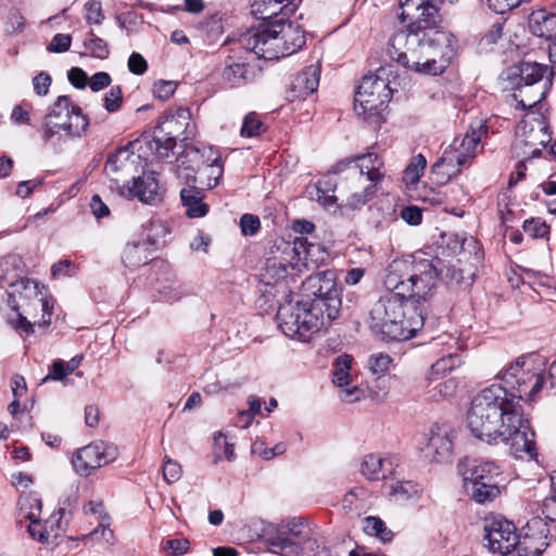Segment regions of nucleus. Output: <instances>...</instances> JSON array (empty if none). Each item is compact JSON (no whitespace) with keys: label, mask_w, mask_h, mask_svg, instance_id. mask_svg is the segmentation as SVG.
<instances>
[{"label":"nucleus","mask_w":556,"mask_h":556,"mask_svg":"<svg viewBox=\"0 0 556 556\" xmlns=\"http://www.w3.org/2000/svg\"><path fill=\"white\" fill-rule=\"evenodd\" d=\"M301 0H253L252 13L258 18L267 20L278 14L293 13Z\"/></svg>","instance_id":"c756f323"},{"label":"nucleus","mask_w":556,"mask_h":556,"mask_svg":"<svg viewBox=\"0 0 556 556\" xmlns=\"http://www.w3.org/2000/svg\"><path fill=\"white\" fill-rule=\"evenodd\" d=\"M191 112L187 108H178L166 113L157 124L150 149L161 160H167L174 154L178 139L187 140L193 135L190 128Z\"/></svg>","instance_id":"f8f14e48"},{"label":"nucleus","mask_w":556,"mask_h":556,"mask_svg":"<svg viewBox=\"0 0 556 556\" xmlns=\"http://www.w3.org/2000/svg\"><path fill=\"white\" fill-rule=\"evenodd\" d=\"M352 365V357L348 354H342L337 357L333 364V383L341 388L340 397L341 400L353 403L363 396L364 392L356 386L346 388L350 383V371Z\"/></svg>","instance_id":"a878e982"},{"label":"nucleus","mask_w":556,"mask_h":556,"mask_svg":"<svg viewBox=\"0 0 556 556\" xmlns=\"http://www.w3.org/2000/svg\"><path fill=\"white\" fill-rule=\"evenodd\" d=\"M427 165L426 157L417 154L407 165L403 174V180L406 185H413L419 180Z\"/></svg>","instance_id":"a19ab883"},{"label":"nucleus","mask_w":556,"mask_h":556,"mask_svg":"<svg viewBox=\"0 0 556 556\" xmlns=\"http://www.w3.org/2000/svg\"><path fill=\"white\" fill-rule=\"evenodd\" d=\"M484 540L488 541L489 548L501 556L510 555L518 543V534L513 522L507 520H493L485 527Z\"/></svg>","instance_id":"4be33fe9"},{"label":"nucleus","mask_w":556,"mask_h":556,"mask_svg":"<svg viewBox=\"0 0 556 556\" xmlns=\"http://www.w3.org/2000/svg\"><path fill=\"white\" fill-rule=\"evenodd\" d=\"M552 489L549 495L544 498L542 504V513L546 519L556 521V473L552 475Z\"/></svg>","instance_id":"de8ad7c7"},{"label":"nucleus","mask_w":556,"mask_h":556,"mask_svg":"<svg viewBox=\"0 0 556 556\" xmlns=\"http://www.w3.org/2000/svg\"><path fill=\"white\" fill-rule=\"evenodd\" d=\"M85 20L88 24H102L104 14L100 1L89 0L85 4Z\"/></svg>","instance_id":"09e8293b"},{"label":"nucleus","mask_w":556,"mask_h":556,"mask_svg":"<svg viewBox=\"0 0 556 556\" xmlns=\"http://www.w3.org/2000/svg\"><path fill=\"white\" fill-rule=\"evenodd\" d=\"M116 457L115 445L97 441L76 450L72 456V465L76 473L88 477L102 466L114 462Z\"/></svg>","instance_id":"4468645a"},{"label":"nucleus","mask_w":556,"mask_h":556,"mask_svg":"<svg viewBox=\"0 0 556 556\" xmlns=\"http://www.w3.org/2000/svg\"><path fill=\"white\" fill-rule=\"evenodd\" d=\"M190 547V542L187 539H172L165 544V549L172 551L174 556L185 555Z\"/></svg>","instance_id":"0e129e2a"},{"label":"nucleus","mask_w":556,"mask_h":556,"mask_svg":"<svg viewBox=\"0 0 556 556\" xmlns=\"http://www.w3.org/2000/svg\"><path fill=\"white\" fill-rule=\"evenodd\" d=\"M154 172L143 173L132 177V181L118 186L122 195L136 198L147 204H155L163 199V189Z\"/></svg>","instance_id":"aec40b11"},{"label":"nucleus","mask_w":556,"mask_h":556,"mask_svg":"<svg viewBox=\"0 0 556 556\" xmlns=\"http://www.w3.org/2000/svg\"><path fill=\"white\" fill-rule=\"evenodd\" d=\"M305 43L301 26L283 20L270 25L248 30L239 38L245 53H254L258 59L278 60L293 54Z\"/></svg>","instance_id":"423d86ee"},{"label":"nucleus","mask_w":556,"mask_h":556,"mask_svg":"<svg viewBox=\"0 0 556 556\" xmlns=\"http://www.w3.org/2000/svg\"><path fill=\"white\" fill-rule=\"evenodd\" d=\"M439 267V277L448 283H470L471 274L466 276L464 269L459 267V261L453 264H445L440 260H434Z\"/></svg>","instance_id":"c9c22d12"},{"label":"nucleus","mask_w":556,"mask_h":556,"mask_svg":"<svg viewBox=\"0 0 556 556\" xmlns=\"http://www.w3.org/2000/svg\"><path fill=\"white\" fill-rule=\"evenodd\" d=\"M529 26L534 36L545 38L551 42L556 40V14L545 10L534 11L529 17Z\"/></svg>","instance_id":"2f4dec72"},{"label":"nucleus","mask_w":556,"mask_h":556,"mask_svg":"<svg viewBox=\"0 0 556 556\" xmlns=\"http://www.w3.org/2000/svg\"><path fill=\"white\" fill-rule=\"evenodd\" d=\"M68 375L70 374L67 372L65 363L62 359H56V361L53 362V364L51 366V372L48 374L42 379V381L43 382L48 381V380L62 381Z\"/></svg>","instance_id":"e2e57ef3"},{"label":"nucleus","mask_w":556,"mask_h":556,"mask_svg":"<svg viewBox=\"0 0 556 556\" xmlns=\"http://www.w3.org/2000/svg\"><path fill=\"white\" fill-rule=\"evenodd\" d=\"M521 404L500 384L481 390L471 401L467 412V426L475 438L488 444H498V439L509 434L514 427L510 420H517Z\"/></svg>","instance_id":"7ed1b4c3"},{"label":"nucleus","mask_w":556,"mask_h":556,"mask_svg":"<svg viewBox=\"0 0 556 556\" xmlns=\"http://www.w3.org/2000/svg\"><path fill=\"white\" fill-rule=\"evenodd\" d=\"M391 70L380 67L375 75L363 77L355 93L354 111L365 121L378 124L387 109L391 98L392 89L388 75Z\"/></svg>","instance_id":"1a4fd4ad"},{"label":"nucleus","mask_w":556,"mask_h":556,"mask_svg":"<svg viewBox=\"0 0 556 556\" xmlns=\"http://www.w3.org/2000/svg\"><path fill=\"white\" fill-rule=\"evenodd\" d=\"M72 43V36L68 34H56L51 39L47 49L52 53H63L66 52Z\"/></svg>","instance_id":"5fc2aeb1"},{"label":"nucleus","mask_w":556,"mask_h":556,"mask_svg":"<svg viewBox=\"0 0 556 556\" xmlns=\"http://www.w3.org/2000/svg\"><path fill=\"white\" fill-rule=\"evenodd\" d=\"M457 387V381L453 378H450L438 383L429 391V393L430 396L435 401L445 400L455 394Z\"/></svg>","instance_id":"a18cd8bd"},{"label":"nucleus","mask_w":556,"mask_h":556,"mask_svg":"<svg viewBox=\"0 0 556 556\" xmlns=\"http://www.w3.org/2000/svg\"><path fill=\"white\" fill-rule=\"evenodd\" d=\"M379 184L358 170H348L344 179L336 184V190L345 206L358 210L372 198Z\"/></svg>","instance_id":"2eb2a0df"},{"label":"nucleus","mask_w":556,"mask_h":556,"mask_svg":"<svg viewBox=\"0 0 556 556\" xmlns=\"http://www.w3.org/2000/svg\"><path fill=\"white\" fill-rule=\"evenodd\" d=\"M382 161L376 153H367L355 157V164L349 170H358L364 176L380 182L383 178Z\"/></svg>","instance_id":"f704fd0d"},{"label":"nucleus","mask_w":556,"mask_h":556,"mask_svg":"<svg viewBox=\"0 0 556 556\" xmlns=\"http://www.w3.org/2000/svg\"><path fill=\"white\" fill-rule=\"evenodd\" d=\"M443 0H404L401 20L409 21L405 30L389 42L388 53L404 67L425 74H439L454 55V37L438 29Z\"/></svg>","instance_id":"f257e3e1"},{"label":"nucleus","mask_w":556,"mask_h":556,"mask_svg":"<svg viewBox=\"0 0 556 556\" xmlns=\"http://www.w3.org/2000/svg\"><path fill=\"white\" fill-rule=\"evenodd\" d=\"M486 132L488 127L482 121H478L476 124L470 125L462 139L456 138L446 150L465 165L476 156L478 144Z\"/></svg>","instance_id":"b1692460"},{"label":"nucleus","mask_w":556,"mask_h":556,"mask_svg":"<svg viewBox=\"0 0 556 556\" xmlns=\"http://www.w3.org/2000/svg\"><path fill=\"white\" fill-rule=\"evenodd\" d=\"M177 85L172 80H160L154 84L153 93L157 99L167 100L176 90Z\"/></svg>","instance_id":"13d9d810"},{"label":"nucleus","mask_w":556,"mask_h":556,"mask_svg":"<svg viewBox=\"0 0 556 556\" xmlns=\"http://www.w3.org/2000/svg\"><path fill=\"white\" fill-rule=\"evenodd\" d=\"M401 217L404 222L412 226H417L421 223L422 213L417 206H406L401 212Z\"/></svg>","instance_id":"69168bd1"},{"label":"nucleus","mask_w":556,"mask_h":556,"mask_svg":"<svg viewBox=\"0 0 556 556\" xmlns=\"http://www.w3.org/2000/svg\"><path fill=\"white\" fill-rule=\"evenodd\" d=\"M311 539V529L301 518L269 523L264 528L263 540L268 551L279 556H299Z\"/></svg>","instance_id":"9b49d317"},{"label":"nucleus","mask_w":556,"mask_h":556,"mask_svg":"<svg viewBox=\"0 0 556 556\" xmlns=\"http://www.w3.org/2000/svg\"><path fill=\"white\" fill-rule=\"evenodd\" d=\"M362 523L366 534L377 536L382 542H389L393 538V532L389 530L383 520L378 517H366L363 519Z\"/></svg>","instance_id":"58836bf2"},{"label":"nucleus","mask_w":556,"mask_h":556,"mask_svg":"<svg viewBox=\"0 0 556 556\" xmlns=\"http://www.w3.org/2000/svg\"><path fill=\"white\" fill-rule=\"evenodd\" d=\"M462 166L464 165L459 162V159L445 149L443 154L431 166L432 180L438 185H445L452 177L459 174Z\"/></svg>","instance_id":"7c9ffc66"},{"label":"nucleus","mask_w":556,"mask_h":556,"mask_svg":"<svg viewBox=\"0 0 556 556\" xmlns=\"http://www.w3.org/2000/svg\"><path fill=\"white\" fill-rule=\"evenodd\" d=\"M392 362L390 355L384 353H378L371 355L368 359V368L375 375H383L389 369V366Z\"/></svg>","instance_id":"3c124183"},{"label":"nucleus","mask_w":556,"mask_h":556,"mask_svg":"<svg viewBox=\"0 0 556 556\" xmlns=\"http://www.w3.org/2000/svg\"><path fill=\"white\" fill-rule=\"evenodd\" d=\"M455 430L447 424L433 425L430 428L426 455L432 462H448L453 454Z\"/></svg>","instance_id":"412c9836"},{"label":"nucleus","mask_w":556,"mask_h":556,"mask_svg":"<svg viewBox=\"0 0 556 556\" xmlns=\"http://www.w3.org/2000/svg\"><path fill=\"white\" fill-rule=\"evenodd\" d=\"M128 70L132 74L142 75L148 70V63L140 53L132 52L128 59Z\"/></svg>","instance_id":"052dcab7"},{"label":"nucleus","mask_w":556,"mask_h":556,"mask_svg":"<svg viewBox=\"0 0 556 556\" xmlns=\"http://www.w3.org/2000/svg\"><path fill=\"white\" fill-rule=\"evenodd\" d=\"M180 199L186 214L191 218L203 217L208 206L203 203L204 190L195 186L185 187L180 191Z\"/></svg>","instance_id":"72a5a7b5"},{"label":"nucleus","mask_w":556,"mask_h":556,"mask_svg":"<svg viewBox=\"0 0 556 556\" xmlns=\"http://www.w3.org/2000/svg\"><path fill=\"white\" fill-rule=\"evenodd\" d=\"M123 102V92L119 86H113L104 97V106L106 111L116 112Z\"/></svg>","instance_id":"864d4df0"},{"label":"nucleus","mask_w":556,"mask_h":556,"mask_svg":"<svg viewBox=\"0 0 556 556\" xmlns=\"http://www.w3.org/2000/svg\"><path fill=\"white\" fill-rule=\"evenodd\" d=\"M33 86L38 96H46L51 86V77L47 73L41 72L34 77Z\"/></svg>","instance_id":"680f3d73"},{"label":"nucleus","mask_w":556,"mask_h":556,"mask_svg":"<svg viewBox=\"0 0 556 556\" xmlns=\"http://www.w3.org/2000/svg\"><path fill=\"white\" fill-rule=\"evenodd\" d=\"M545 363V357L530 353L517 357L498 371L496 378L502 381L503 384L500 386L507 393V397H514L519 404L520 401L535 400L546 382Z\"/></svg>","instance_id":"0eeeda50"},{"label":"nucleus","mask_w":556,"mask_h":556,"mask_svg":"<svg viewBox=\"0 0 556 556\" xmlns=\"http://www.w3.org/2000/svg\"><path fill=\"white\" fill-rule=\"evenodd\" d=\"M182 469L178 462L167 458L163 464V478L167 483H174L181 478Z\"/></svg>","instance_id":"603ef678"},{"label":"nucleus","mask_w":556,"mask_h":556,"mask_svg":"<svg viewBox=\"0 0 556 556\" xmlns=\"http://www.w3.org/2000/svg\"><path fill=\"white\" fill-rule=\"evenodd\" d=\"M276 252L271 251L273 255L267 257L265 267L263 268L262 277L266 285H276L288 276V268H294L300 258V248L296 242L280 241L275 244Z\"/></svg>","instance_id":"dca6fc26"},{"label":"nucleus","mask_w":556,"mask_h":556,"mask_svg":"<svg viewBox=\"0 0 556 556\" xmlns=\"http://www.w3.org/2000/svg\"><path fill=\"white\" fill-rule=\"evenodd\" d=\"M361 471L368 480H379L386 477L384 459L378 455H366L361 464Z\"/></svg>","instance_id":"e433bc0d"},{"label":"nucleus","mask_w":556,"mask_h":556,"mask_svg":"<svg viewBox=\"0 0 556 556\" xmlns=\"http://www.w3.org/2000/svg\"><path fill=\"white\" fill-rule=\"evenodd\" d=\"M438 279L435 261L416 253L390 263L384 286L390 291L415 300V305H422L421 302L432 296Z\"/></svg>","instance_id":"39448f33"},{"label":"nucleus","mask_w":556,"mask_h":556,"mask_svg":"<svg viewBox=\"0 0 556 556\" xmlns=\"http://www.w3.org/2000/svg\"><path fill=\"white\" fill-rule=\"evenodd\" d=\"M516 136L514 150L518 156L523 159L539 156L549 141L545 127L541 123L522 122L517 128Z\"/></svg>","instance_id":"6ab92c4d"},{"label":"nucleus","mask_w":556,"mask_h":556,"mask_svg":"<svg viewBox=\"0 0 556 556\" xmlns=\"http://www.w3.org/2000/svg\"><path fill=\"white\" fill-rule=\"evenodd\" d=\"M63 514L64 509H59L43 522L45 528H47L48 530L49 539H51V545L56 544L58 538L64 532V529L62 527Z\"/></svg>","instance_id":"49530a36"},{"label":"nucleus","mask_w":556,"mask_h":556,"mask_svg":"<svg viewBox=\"0 0 556 556\" xmlns=\"http://www.w3.org/2000/svg\"><path fill=\"white\" fill-rule=\"evenodd\" d=\"M89 38L85 41V48L89 51V53L98 59H106L110 50L106 42L97 37L93 30L89 31Z\"/></svg>","instance_id":"c03bdc74"},{"label":"nucleus","mask_w":556,"mask_h":556,"mask_svg":"<svg viewBox=\"0 0 556 556\" xmlns=\"http://www.w3.org/2000/svg\"><path fill=\"white\" fill-rule=\"evenodd\" d=\"M140 164V155L134 153L128 148H119L109 156L105 164L108 177L116 182L117 187L127 184L128 177H135Z\"/></svg>","instance_id":"5701e85b"},{"label":"nucleus","mask_w":556,"mask_h":556,"mask_svg":"<svg viewBox=\"0 0 556 556\" xmlns=\"http://www.w3.org/2000/svg\"><path fill=\"white\" fill-rule=\"evenodd\" d=\"M500 468L492 462L475 465L464 478L466 492L480 504L493 501L500 495Z\"/></svg>","instance_id":"ddd939ff"},{"label":"nucleus","mask_w":556,"mask_h":556,"mask_svg":"<svg viewBox=\"0 0 556 556\" xmlns=\"http://www.w3.org/2000/svg\"><path fill=\"white\" fill-rule=\"evenodd\" d=\"M549 72L553 71L546 65L536 62H522L518 66L509 68L508 78L511 79L514 87L542 85L543 78L549 76Z\"/></svg>","instance_id":"bb28decb"},{"label":"nucleus","mask_w":556,"mask_h":556,"mask_svg":"<svg viewBox=\"0 0 556 556\" xmlns=\"http://www.w3.org/2000/svg\"><path fill=\"white\" fill-rule=\"evenodd\" d=\"M264 131L265 126L255 112H250L244 116L240 130L242 137L251 138Z\"/></svg>","instance_id":"79ce46f5"},{"label":"nucleus","mask_w":556,"mask_h":556,"mask_svg":"<svg viewBox=\"0 0 556 556\" xmlns=\"http://www.w3.org/2000/svg\"><path fill=\"white\" fill-rule=\"evenodd\" d=\"M302 289L305 298L282 303L276 318L285 336L307 341L338 316L341 300L331 270L309 276L303 281Z\"/></svg>","instance_id":"f03ea898"},{"label":"nucleus","mask_w":556,"mask_h":556,"mask_svg":"<svg viewBox=\"0 0 556 556\" xmlns=\"http://www.w3.org/2000/svg\"><path fill=\"white\" fill-rule=\"evenodd\" d=\"M205 169L208 170V174H207L208 181H207L206 186H207V188L212 189L218 185L219 179L223 176V172H224L223 162L216 163V164H208Z\"/></svg>","instance_id":"774afa93"},{"label":"nucleus","mask_w":556,"mask_h":556,"mask_svg":"<svg viewBox=\"0 0 556 556\" xmlns=\"http://www.w3.org/2000/svg\"><path fill=\"white\" fill-rule=\"evenodd\" d=\"M417 493L416 485H414L409 481H397L391 485L390 495L394 497L395 501H404L409 498L413 494Z\"/></svg>","instance_id":"8fccbe9b"},{"label":"nucleus","mask_w":556,"mask_h":556,"mask_svg":"<svg viewBox=\"0 0 556 556\" xmlns=\"http://www.w3.org/2000/svg\"><path fill=\"white\" fill-rule=\"evenodd\" d=\"M522 535L532 536L535 540H545L547 541V536L549 533V529L547 523L541 517H533L530 519L526 526L522 528Z\"/></svg>","instance_id":"37998d69"},{"label":"nucleus","mask_w":556,"mask_h":556,"mask_svg":"<svg viewBox=\"0 0 556 556\" xmlns=\"http://www.w3.org/2000/svg\"><path fill=\"white\" fill-rule=\"evenodd\" d=\"M459 365V357L455 354H448L438 359L430 368L427 379L432 381L439 376L450 372Z\"/></svg>","instance_id":"ea45409f"},{"label":"nucleus","mask_w":556,"mask_h":556,"mask_svg":"<svg viewBox=\"0 0 556 556\" xmlns=\"http://www.w3.org/2000/svg\"><path fill=\"white\" fill-rule=\"evenodd\" d=\"M89 118L70 97L59 96L43 116L40 132L46 143L61 144L83 137Z\"/></svg>","instance_id":"6e6552de"},{"label":"nucleus","mask_w":556,"mask_h":556,"mask_svg":"<svg viewBox=\"0 0 556 556\" xmlns=\"http://www.w3.org/2000/svg\"><path fill=\"white\" fill-rule=\"evenodd\" d=\"M523 230L533 238H543L548 232L547 225L539 218H531L523 223Z\"/></svg>","instance_id":"6e6d98bb"},{"label":"nucleus","mask_w":556,"mask_h":556,"mask_svg":"<svg viewBox=\"0 0 556 556\" xmlns=\"http://www.w3.org/2000/svg\"><path fill=\"white\" fill-rule=\"evenodd\" d=\"M143 227L147 231L143 241L127 242L121 254L123 264L130 269L139 268L152 261L150 247L155 245L164 233V227L159 222H149Z\"/></svg>","instance_id":"f3484780"},{"label":"nucleus","mask_w":556,"mask_h":556,"mask_svg":"<svg viewBox=\"0 0 556 556\" xmlns=\"http://www.w3.org/2000/svg\"><path fill=\"white\" fill-rule=\"evenodd\" d=\"M337 192L336 185H333L330 180L324 179L319 180L315 187V193L312 197L324 206H330L337 201H341V197Z\"/></svg>","instance_id":"4c0bfd02"},{"label":"nucleus","mask_w":556,"mask_h":556,"mask_svg":"<svg viewBox=\"0 0 556 556\" xmlns=\"http://www.w3.org/2000/svg\"><path fill=\"white\" fill-rule=\"evenodd\" d=\"M244 50L240 45L239 51H233L232 54L228 55L225 60V67L222 73L223 80L230 87H240L253 79V72L247 61V58L242 55Z\"/></svg>","instance_id":"393cba45"},{"label":"nucleus","mask_w":556,"mask_h":556,"mask_svg":"<svg viewBox=\"0 0 556 556\" xmlns=\"http://www.w3.org/2000/svg\"><path fill=\"white\" fill-rule=\"evenodd\" d=\"M260 218L252 214H244L240 218V228L244 236H253L260 229Z\"/></svg>","instance_id":"4d7b16f0"},{"label":"nucleus","mask_w":556,"mask_h":556,"mask_svg":"<svg viewBox=\"0 0 556 556\" xmlns=\"http://www.w3.org/2000/svg\"><path fill=\"white\" fill-rule=\"evenodd\" d=\"M320 68L318 64H312L299 72L292 79L288 89V99H304L314 93L319 85Z\"/></svg>","instance_id":"cd10ccee"},{"label":"nucleus","mask_w":556,"mask_h":556,"mask_svg":"<svg viewBox=\"0 0 556 556\" xmlns=\"http://www.w3.org/2000/svg\"><path fill=\"white\" fill-rule=\"evenodd\" d=\"M20 293L21 303H17L15 299H12V308L15 312L14 317H9V323L13 325L17 330H22L25 333L33 332L34 324L27 320L24 314L35 317V313L41 311L40 325L48 326L51 323V316L53 312V304L51 299L47 296L45 287L39 285L35 280H23L20 285L15 286Z\"/></svg>","instance_id":"9d476101"},{"label":"nucleus","mask_w":556,"mask_h":556,"mask_svg":"<svg viewBox=\"0 0 556 556\" xmlns=\"http://www.w3.org/2000/svg\"><path fill=\"white\" fill-rule=\"evenodd\" d=\"M553 72L546 77L542 85H531L525 87H514L516 92L515 99L523 109H531L540 103L546 96L547 89L552 84Z\"/></svg>","instance_id":"473e14b6"},{"label":"nucleus","mask_w":556,"mask_h":556,"mask_svg":"<svg viewBox=\"0 0 556 556\" xmlns=\"http://www.w3.org/2000/svg\"><path fill=\"white\" fill-rule=\"evenodd\" d=\"M99 535L104 542L109 544H114L115 542L113 530H111L108 526L104 525L98 526L93 531L84 535V540H98Z\"/></svg>","instance_id":"bf43d9fd"},{"label":"nucleus","mask_w":556,"mask_h":556,"mask_svg":"<svg viewBox=\"0 0 556 556\" xmlns=\"http://www.w3.org/2000/svg\"><path fill=\"white\" fill-rule=\"evenodd\" d=\"M514 427L509 434L498 439V444L504 443L509 447V453L516 458L533 459L536 456L534 432L530 429L528 421L522 418V407L518 410L517 420H510Z\"/></svg>","instance_id":"a211bd4d"},{"label":"nucleus","mask_w":556,"mask_h":556,"mask_svg":"<svg viewBox=\"0 0 556 556\" xmlns=\"http://www.w3.org/2000/svg\"><path fill=\"white\" fill-rule=\"evenodd\" d=\"M425 314L424 305H415V300L392 291L372 305L368 324L382 340L405 341L421 329Z\"/></svg>","instance_id":"20e7f679"},{"label":"nucleus","mask_w":556,"mask_h":556,"mask_svg":"<svg viewBox=\"0 0 556 556\" xmlns=\"http://www.w3.org/2000/svg\"><path fill=\"white\" fill-rule=\"evenodd\" d=\"M112 79L105 72H98L90 78L89 87L92 91H100L110 86Z\"/></svg>","instance_id":"338daca9"},{"label":"nucleus","mask_w":556,"mask_h":556,"mask_svg":"<svg viewBox=\"0 0 556 556\" xmlns=\"http://www.w3.org/2000/svg\"><path fill=\"white\" fill-rule=\"evenodd\" d=\"M26 505H28L30 508L26 515L27 519L29 520L27 526L29 535L41 544L51 545V539H49L48 530L45 528L43 522H41L39 519L41 501L37 497H27L21 502V509H25Z\"/></svg>","instance_id":"c85d7f7f"}]
</instances>
